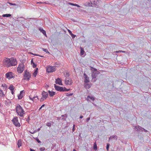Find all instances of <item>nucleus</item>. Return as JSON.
I'll list each match as a JSON object with an SVG mask.
<instances>
[{
    "mask_svg": "<svg viewBox=\"0 0 151 151\" xmlns=\"http://www.w3.org/2000/svg\"><path fill=\"white\" fill-rule=\"evenodd\" d=\"M4 64L5 66L9 67L16 65L17 62L16 59L13 58H6L4 60Z\"/></svg>",
    "mask_w": 151,
    "mask_h": 151,
    "instance_id": "1",
    "label": "nucleus"
},
{
    "mask_svg": "<svg viewBox=\"0 0 151 151\" xmlns=\"http://www.w3.org/2000/svg\"><path fill=\"white\" fill-rule=\"evenodd\" d=\"M16 111L19 115L21 117H22L23 116L24 111L22 108L19 104H17L16 108Z\"/></svg>",
    "mask_w": 151,
    "mask_h": 151,
    "instance_id": "2",
    "label": "nucleus"
},
{
    "mask_svg": "<svg viewBox=\"0 0 151 151\" xmlns=\"http://www.w3.org/2000/svg\"><path fill=\"white\" fill-rule=\"evenodd\" d=\"M91 69L92 71V75L91 76L93 78V81L95 82L96 80H94L93 79H95L97 76L98 74H99V72L97 71V69L93 67H91Z\"/></svg>",
    "mask_w": 151,
    "mask_h": 151,
    "instance_id": "3",
    "label": "nucleus"
},
{
    "mask_svg": "<svg viewBox=\"0 0 151 151\" xmlns=\"http://www.w3.org/2000/svg\"><path fill=\"white\" fill-rule=\"evenodd\" d=\"M12 121L16 127H19L20 126V124L18 122V118L17 117H14L13 119L12 120Z\"/></svg>",
    "mask_w": 151,
    "mask_h": 151,
    "instance_id": "4",
    "label": "nucleus"
},
{
    "mask_svg": "<svg viewBox=\"0 0 151 151\" xmlns=\"http://www.w3.org/2000/svg\"><path fill=\"white\" fill-rule=\"evenodd\" d=\"M54 87L55 90L60 91H64V89H65V87H61L54 84Z\"/></svg>",
    "mask_w": 151,
    "mask_h": 151,
    "instance_id": "5",
    "label": "nucleus"
},
{
    "mask_svg": "<svg viewBox=\"0 0 151 151\" xmlns=\"http://www.w3.org/2000/svg\"><path fill=\"white\" fill-rule=\"evenodd\" d=\"M55 66H49L47 68V71L48 73H51L55 70Z\"/></svg>",
    "mask_w": 151,
    "mask_h": 151,
    "instance_id": "6",
    "label": "nucleus"
},
{
    "mask_svg": "<svg viewBox=\"0 0 151 151\" xmlns=\"http://www.w3.org/2000/svg\"><path fill=\"white\" fill-rule=\"evenodd\" d=\"M5 76L6 78L9 79H10L14 77V76L13 73L11 72H9L6 73Z\"/></svg>",
    "mask_w": 151,
    "mask_h": 151,
    "instance_id": "7",
    "label": "nucleus"
},
{
    "mask_svg": "<svg viewBox=\"0 0 151 151\" xmlns=\"http://www.w3.org/2000/svg\"><path fill=\"white\" fill-rule=\"evenodd\" d=\"M24 80H29L31 77V75L29 72L26 71L24 75Z\"/></svg>",
    "mask_w": 151,
    "mask_h": 151,
    "instance_id": "8",
    "label": "nucleus"
},
{
    "mask_svg": "<svg viewBox=\"0 0 151 151\" xmlns=\"http://www.w3.org/2000/svg\"><path fill=\"white\" fill-rule=\"evenodd\" d=\"M65 84L67 85H70L73 83V82L71 79H69L68 78H66L65 80Z\"/></svg>",
    "mask_w": 151,
    "mask_h": 151,
    "instance_id": "9",
    "label": "nucleus"
},
{
    "mask_svg": "<svg viewBox=\"0 0 151 151\" xmlns=\"http://www.w3.org/2000/svg\"><path fill=\"white\" fill-rule=\"evenodd\" d=\"M83 77L85 78L84 83H89V77H88L86 74L84 73V74Z\"/></svg>",
    "mask_w": 151,
    "mask_h": 151,
    "instance_id": "10",
    "label": "nucleus"
},
{
    "mask_svg": "<svg viewBox=\"0 0 151 151\" xmlns=\"http://www.w3.org/2000/svg\"><path fill=\"white\" fill-rule=\"evenodd\" d=\"M118 137L116 135H113L111 136L109 138V142L111 140H112L113 139H114L116 141L117 140Z\"/></svg>",
    "mask_w": 151,
    "mask_h": 151,
    "instance_id": "11",
    "label": "nucleus"
},
{
    "mask_svg": "<svg viewBox=\"0 0 151 151\" xmlns=\"http://www.w3.org/2000/svg\"><path fill=\"white\" fill-rule=\"evenodd\" d=\"M55 82L56 83L59 84V85L62 86L63 85L62 83L61 80L60 78H58L57 79H56Z\"/></svg>",
    "mask_w": 151,
    "mask_h": 151,
    "instance_id": "12",
    "label": "nucleus"
},
{
    "mask_svg": "<svg viewBox=\"0 0 151 151\" xmlns=\"http://www.w3.org/2000/svg\"><path fill=\"white\" fill-rule=\"evenodd\" d=\"M23 66H20L18 67L17 69V71L18 73H22L23 71Z\"/></svg>",
    "mask_w": 151,
    "mask_h": 151,
    "instance_id": "13",
    "label": "nucleus"
},
{
    "mask_svg": "<svg viewBox=\"0 0 151 151\" xmlns=\"http://www.w3.org/2000/svg\"><path fill=\"white\" fill-rule=\"evenodd\" d=\"M42 97L44 98V99H46L48 97V94L47 93L44 91L42 92Z\"/></svg>",
    "mask_w": 151,
    "mask_h": 151,
    "instance_id": "14",
    "label": "nucleus"
},
{
    "mask_svg": "<svg viewBox=\"0 0 151 151\" xmlns=\"http://www.w3.org/2000/svg\"><path fill=\"white\" fill-rule=\"evenodd\" d=\"M90 99L92 100V101H93L94 100V98L92 96L88 95L87 98V100L88 101H90Z\"/></svg>",
    "mask_w": 151,
    "mask_h": 151,
    "instance_id": "15",
    "label": "nucleus"
},
{
    "mask_svg": "<svg viewBox=\"0 0 151 151\" xmlns=\"http://www.w3.org/2000/svg\"><path fill=\"white\" fill-rule=\"evenodd\" d=\"M84 87L86 88H89L91 87V84L89 83H84Z\"/></svg>",
    "mask_w": 151,
    "mask_h": 151,
    "instance_id": "16",
    "label": "nucleus"
},
{
    "mask_svg": "<svg viewBox=\"0 0 151 151\" xmlns=\"http://www.w3.org/2000/svg\"><path fill=\"white\" fill-rule=\"evenodd\" d=\"M23 91H21L20 94L18 95V99H20L23 97Z\"/></svg>",
    "mask_w": 151,
    "mask_h": 151,
    "instance_id": "17",
    "label": "nucleus"
},
{
    "mask_svg": "<svg viewBox=\"0 0 151 151\" xmlns=\"http://www.w3.org/2000/svg\"><path fill=\"white\" fill-rule=\"evenodd\" d=\"M39 30L42 32V34L45 35V36L47 37V35L46 34V31L44 30L41 27H40L39 29Z\"/></svg>",
    "mask_w": 151,
    "mask_h": 151,
    "instance_id": "18",
    "label": "nucleus"
},
{
    "mask_svg": "<svg viewBox=\"0 0 151 151\" xmlns=\"http://www.w3.org/2000/svg\"><path fill=\"white\" fill-rule=\"evenodd\" d=\"M142 128L141 127L138 126L135 127V129L136 131H143Z\"/></svg>",
    "mask_w": 151,
    "mask_h": 151,
    "instance_id": "19",
    "label": "nucleus"
},
{
    "mask_svg": "<svg viewBox=\"0 0 151 151\" xmlns=\"http://www.w3.org/2000/svg\"><path fill=\"white\" fill-rule=\"evenodd\" d=\"M48 92L49 93L50 96V97L53 96L55 94V92L53 91H50L49 90L48 91Z\"/></svg>",
    "mask_w": 151,
    "mask_h": 151,
    "instance_id": "20",
    "label": "nucleus"
},
{
    "mask_svg": "<svg viewBox=\"0 0 151 151\" xmlns=\"http://www.w3.org/2000/svg\"><path fill=\"white\" fill-rule=\"evenodd\" d=\"M69 4L70 5L76 6L78 7H82L81 6H80L79 5L77 4H73L71 3H69Z\"/></svg>",
    "mask_w": 151,
    "mask_h": 151,
    "instance_id": "21",
    "label": "nucleus"
},
{
    "mask_svg": "<svg viewBox=\"0 0 151 151\" xmlns=\"http://www.w3.org/2000/svg\"><path fill=\"white\" fill-rule=\"evenodd\" d=\"M38 68H37L36 69L35 72L33 73V74L35 76H36L38 73Z\"/></svg>",
    "mask_w": 151,
    "mask_h": 151,
    "instance_id": "22",
    "label": "nucleus"
},
{
    "mask_svg": "<svg viewBox=\"0 0 151 151\" xmlns=\"http://www.w3.org/2000/svg\"><path fill=\"white\" fill-rule=\"evenodd\" d=\"M80 48L81 49V55H83L84 52V49L83 48L81 47H80Z\"/></svg>",
    "mask_w": 151,
    "mask_h": 151,
    "instance_id": "23",
    "label": "nucleus"
},
{
    "mask_svg": "<svg viewBox=\"0 0 151 151\" xmlns=\"http://www.w3.org/2000/svg\"><path fill=\"white\" fill-rule=\"evenodd\" d=\"M93 149L94 150H97V146L96 142H95L93 146Z\"/></svg>",
    "mask_w": 151,
    "mask_h": 151,
    "instance_id": "24",
    "label": "nucleus"
},
{
    "mask_svg": "<svg viewBox=\"0 0 151 151\" xmlns=\"http://www.w3.org/2000/svg\"><path fill=\"white\" fill-rule=\"evenodd\" d=\"M17 145H18V147H19L22 145V142L20 140H19L18 142Z\"/></svg>",
    "mask_w": 151,
    "mask_h": 151,
    "instance_id": "25",
    "label": "nucleus"
},
{
    "mask_svg": "<svg viewBox=\"0 0 151 151\" xmlns=\"http://www.w3.org/2000/svg\"><path fill=\"white\" fill-rule=\"evenodd\" d=\"M93 4V3L91 2H88L87 3V4H85V5L86 6H93L92 5H90L91 4Z\"/></svg>",
    "mask_w": 151,
    "mask_h": 151,
    "instance_id": "26",
    "label": "nucleus"
},
{
    "mask_svg": "<svg viewBox=\"0 0 151 151\" xmlns=\"http://www.w3.org/2000/svg\"><path fill=\"white\" fill-rule=\"evenodd\" d=\"M9 89H10L11 91L14 90V87L12 85H11L9 88Z\"/></svg>",
    "mask_w": 151,
    "mask_h": 151,
    "instance_id": "27",
    "label": "nucleus"
},
{
    "mask_svg": "<svg viewBox=\"0 0 151 151\" xmlns=\"http://www.w3.org/2000/svg\"><path fill=\"white\" fill-rule=\"evenodd\" d=\"M11 16V14H3L2 15V16L3 17H9Z\"/></svg>",
    "mask_w": 151,
    "mask_h": 151,
    "instance_id": "28",
    "label": "nucleus"
},
{
    "mask_svg": "<svg viewBox=\"0 0 151 151\" xmlns=\"http://www.w3.org/2000/svg\"><path fill=\"white\" fill-rule=\"evenodd\" d=\"M97 1H94L93 2V6L94 5L95 6H98V5H97Z\"/></svg>",
    "mask_w": 151,
    "mask_h": 151,
    "instance_id": "29",
    "label": "nucleus"
},
{
    "mask_svg": "<svg viewBox=\"0 0 151 151\" xmlns=\"http://www.w3.org/2000/svg\"><path fill=\"white\" fill-rule=\"evenodd\" d=\"M46 125L48 127H51V124L50 122H47L46 123Z\"/></svg>",
    "mask_w": 151,
    "mask_h": 151,
    "instance_id": "30",
    "label": "nucleus"
},
{
    "mask_svg": "<svg viewBox=\"0 0 151 151\" xmlns=\"http://www.w3.org/2000/svg\"><path fill=\"white\" fill-rule=\"evenodd\" d=\"M110 145L108 143L107 144L106 147V149L107 150H109V146Z\"/></svg>",
    "mask_w": 151,
    "mask_h": 151,
    "instance_id": "31",
    "label": "nucleus"
},
{
    "mask_svg": "<svg viewBox=\"0 0 151 151\" xmlns=\"http://www.w3.org/2000/svg\"><path fill=\"white\" fill-rule=\"evenodd\" d=\"M73 95V93H66V96H72Z\"/></svg>",
    "mask_w": 151,
    "mask_h": 151,
    "instance_id": "32",
    "label": "nucleus"
},
{
    "mask_svg": "<svg viewBox=\"0 0 151 151\" xmlns=\"http://www.w3.org/2000/svg\"><path fill=\"white\" fill-rule=\"evenodd\" d=\"M29 98L31 100H32L33 101V100L36 98H37V99H38V98L37 96L36 97H33V98H30V97H29Z\"/></svg>",
    "mask_w": 151,
    "mask_h": 151,
    "instance_id": "33",
    "label": "nucleus"
},
{
    "mask_svg": "<svg viewBox=\"0 0 151 151\" xmlns=\"http://www.w3.org/2000/svg\"><path fill=\"white\" fill-rule=\"evenodd\" d=\"M40 150L41 151H43L45 150V148L44 147H41L40 148Z\"/></svg>",
    "mask_w": 151,
    "mask_h": 151,
    "instance_id": "34",
    "label": "nucleus"
},
{
    "mask_svg": "<svg viewBox=\"0 0 151 151\" xmlns=\"http://www.w3.org/2000/svg\"><path fill=\"white\" fill-rule=\"evenodd\" d=\"M42 50H43V51H44V52H47L49 53V52L48 51V50H47V49H45V48H42Z\"/></svg>",
    "mask_w": 151,
    "mask_h": 151,
    "instance_id": "35",
    "label": "nucleus"
},
{
    "mask_svg": "<svg viewBox=\"0 0 151 151\" xmlns=\"http://www.w3.org/2000/svg\"><path fill=\"white\" fill-rule=\"evenodd\" d=\"M45 99H44V98H43V97H42V98L40 99V102H42Z\"/></svg>",
    "mask_w": 151,
    "mask_h": 151,
    "instance_id": "36",
    "label": "nucleus"
},
{
    "mask_svg": "<svg viewBox=\"0 0 151 151\" xmlns=\"http://www.w3.org/2000/svg\"><path fill=\"white\" fill-rule=\"evenodd\" d=\"M8 4H9L11 5L16 6V4H15L12 3L10 2H9Z\"/></svg>",
    "mask_w": 151,
    "mask_h": 151,
    "instance_id": "37",
    "label": "nucleus"
},
{
    "mask_svg": "<svg viewBox=\"0 0 151 151\" xmlns=\"http://www.w3.org/2000/svg\"><path fill=\"white\" fill-rule=\"evenodd\" d=\"M32 65L33 67L34 68H35L37 66V64H35V63H33V64Z\"/></svg>",
    "mask_w": 151,
    "mask_h": 151,
    "instance_id": "38",
    "label": "nucleus"
},
{
    "mask_svg": "<svg viewBox=\"0 0 151 151\" xmlns=\"http://www.w3.org/2000/svg\"><path fill=\"white\" fill-rule=\"evenodd\" d=\"M71 36L73 38H75L76 36L75 35H74L73 34H72L71 35Z\"/></svg>",
    "mask_w": 151,
    "mask_h": 151,
    "instance_id": "39",
    "label": "nucleus"
},
{
    "mask_svg": "<svg viewBox=\"0 0 151 151\" xmlns=\"http://www.w3.org/2000/svg\"><path fill=\"white\" fill-rule=\"evenodd\" d=\"M68 31L70 35H71L72 34H73L71 31L69 29H68Z\"/></svg>",
    "mask_w": 151,
    "mask_h": 151,
    "instance_id": "40",
    "label": "nucleus"
},
{
    "mask_svg": "<svg viewBox=\"0 0 151 151\" xmlns=\"http://www.w3.org/2000/svg\"><path fill=\"white\" fill-rule=\"evenodd\" d=\"M64 91H70V89H67L66 88H65V89H64Z\"/></svg>",
    "mask_w": 151,
    "mask_h": 151,
    "instance_id": "41",
    "label": "nucleus"
},
{
    "mask_svg": "<svg viewBox=\"0 0 151 151\" xmlns=\"http://www.w3.org/2000/svg\"><path fill=\"white\" fill-rule=\"evenodd\" d=\"M67 116L66 114H65L64 115H63L61 116L63 117H67Z\"/></svg>",
    "mask_w": 151,
    "mask_h": 151,
    "instance_id": "42",
    "label": "nucleus"
},
{
    "mask_svg": "<svg viewBox=\"0 0 151 151\" xmlns=\"http://www.w3.org/2000/svg\"><path fill=\"white\" fill-rule=\"evenodd\" d=\"M36 140L37 141V142H38V143H40L41 142L39 140V139L37 138L36 139Z\"/></svg>",
    "mask_w": 151,
    "mask_h": 151,
    "instance_id": "43",
    "label": "nucleus"
},
{
    "mask_svg": "<svg viewBox=\"0 0 151 151\" xmlns=\"http://www.w3.org/2000/svg\"><path fill=\"white\" fill-rule=\"evenodd\" d=\"M4 96V94L3 93H0V96Z\"/></svg>",
    "mask_w": 151,
    "mask_h": 151,
    "instance_id": "44",
    "label": "nucleus"
},
{
    "mask_svg": "<svg viewBox=\"0 0 151 151\" xmlns=\"http://www.w3.org/2000/svg\"><path fill=\"white\" fill-rule=\"evenodd\" d=\"M75 125H74L73 126V129H72V130H73V132H74L75 130Z\"/></svg>",
    "mask_w": 151,
    "mask_h": 151,
    "instance_id": "45",
    "label": "nucleus"
},
{
    "mask_svg": "<svg viewBox=\"0 0 151 151\" xmlns=\"http://www.w3.org/2000/svg\"><path fill=\"white\" fill-rule=\"evenodd\" d=\"M125 52V51H122V50H119V51H116V52Z\"/></svg>",
    "mask_w": 151,
    "mask_h": 151,
    "instance_id": "46",
    "label": "nucleus"
},
{
    "mask_svg": "<svg viewBox=\"0 0 151 151\" xmlns=\"http://www.w3.org/2000/svg\"><path fill=\"white\" fill-rule=\"evenodd\" d=\"M31 65H32L33 63H34L33 62V59L31 60Z\"/></svg>",
    "mask_w": 151,
    "mask_h": 151,
    "instance_id": "47",
    "label": "nucleus"
},
{
    "mask_svg": "<svg viewBox=\"0 0 151 151\" xmlns=\"http://www.w3.org/2000/svg\"><path fill=\"white\" fill-rule=\"evenodd\" d=\"M90 119V117H88L86 119V121L87 122H88Z\"/></svg>",
    "mask_w": 151,
    "mask_h": 151,
    "instance_id": "48",
    "label": "nucleus"
},
{
    "mask_svg": "<svg viewBox=\"0 0 151 151\" xmlns=\"http://www.w3.org/2000/svg\"><path fill=\"white\" fill-rule=\"evenodd\" d=\"M45 104L42 105L41 107H40V109H41L43 107L45 106Z\"/></svg>",
    "mask_w": 151,
    "mask_h": 151,
    "instance_id": "49",
    "label": "nucleus"
},
{
    "mask_svg": "<svg viewBox=\"0 0 151 151\" xmlns=\"http://www.w3.org/2000/svg\"><path fill=\"white\" fill-rule=\"evenodd\" d=\"M6 86V84H4H4H2V86H1L3 87H4L5 86Z\"/></svg>",
    "mask_w": 151,
    "mask_h": 151,
    "instance_id": "50",
    "label": "nucleus"
},
{
    "mask_svg": "<svg viewBox=\"0 0 151 151\" xmlns=\"http://www.w3.org/2000/svg\"><path fill=\"white\" fill-rule=\"evenodd\" d=\"M142 130H144V132H147V130H146V129H145L144 128H142Z\"/></svg>",
    "mask_w": 151,
    "mask_h": 151,
    "instance_id": "51",
    "label": "nucleus"
},
{
    "mask_svg": "<svg viewBox=\"0 0 151 151\" xmlns=\"http://www.w3.org/2000/svg\"><path fill=\"white\" fill-rule=\"evenodd\" d=\"M30 151H35V150H33L31 148L30 149Z\"/></svg>",
    "mask_w": 151,
    "mask_h": 151,
    "instance_id": "52",
    "label": "nucleus"
},
{
    "mask_svg": "<svg viewBox=\"0 0 151 151\" xmlns=\"http://www.w3.org/2000/svg\"><path fill=\"white\" fill-rule=\"evenodd\" d=\"M83 116L82 115H81L80 117V119H82L83 118Z\"/></svg>",
    "mask_w": 151,
    "mask_h": 151,
    "instance_id": "53",
    "label": "nucleus"
},
{
    "mask_svg": "<svg viewBox=\"0 0 151 151\" xmlns=\"http://www.w3.org/2000/svg\"><path fill=\"white\" fill-rule=\"evenodd\" d=\"M14 90L11 91L12 93V94H14V92H13Z\"/></svg>",
    "mask_w": 151,
    "mask_h": 151,
    "instance_id": "54",
    "label": "nucleus"
},
{
    "mask_svg": "<svg viewBox=\"0 0 151 151\" xmlns=\"http://www.w3.org/2000/svg\"><path fill=\"white\" fill-rule=\"evenodd\" d=\"M62 119L63 120H65V118H64L63 117L62 118Z\"/></svg>",
    "mask_w": 151,
    "mask_h": 151,
    "instance_id": "55",
    "label": "nucleus"
},
{
    "mask_svg": "<svg viewBox=\"0 0 151 151\" xmlns=\"http://www.w3.org/2000/svg\"><path fill=\"white\" fill-rule=\"evenodd\" d=\"M40 130V128H38L37 130V131H39Z\"/></svg>",
    "mask_w": 151,
    "mask_h": 151,
    "instance_id": "56",
    "label": "nucleus"
},
{
    "mask_svg": "<svg viewBox=\"0 0 151 151\" xmlns=\"http://www.w3.org/2000/svg\"><path fill=\"white\" fill-rule=\"evenodd\" d=\"M0 92H1V93H3V91H2V90H0Z\"/></svg>",
    "mask_w": 151,
    "mask_h": 151,
    "instance_id": "57",
    "label": "nucleus"
},
{
    "mask_svg": "<svg viewBox=\"0 0 151 151\" xmlns=\"http://www.w3.org/2000/svg\"><path fill=\"white\" fill-rule=\"evenodd\" d=\"M33 55H36V56H38V55H37V54H32Z\"/></svg>",
    "mask_w": 151,
    "mask_h": 151,
    "instance_id": "58",
    "label": "nucleus"
},
{
    "mask_svg": "<svg viewBox=\"0 0 151 151\" xmlns=\"http://www.w3.org/2000/svg\"><path fill=\"white\" fill-rule=\"evenodd\" d=\"M73 151H76V150L75 149H73Z\"/></svg>",
    "mask_w": 151,
    "mask_h": 151,
    "instance_id": "59",
    "label": "nucleus"
},
{
    "mask_svg": "<svg viewBox=\"0 0 151 151\" xmlns=\"http://www.w3.org/2000/svg\"><path fill=\"white\" fill-rule=\"evenodd\" d=\"M60 119V118H58V119Z\"/></svg>",
    "mask_w": 151,
    "mask_h": 151,
    "instance_id": "60",
    "label": "nucleus"
}]
</instances>
